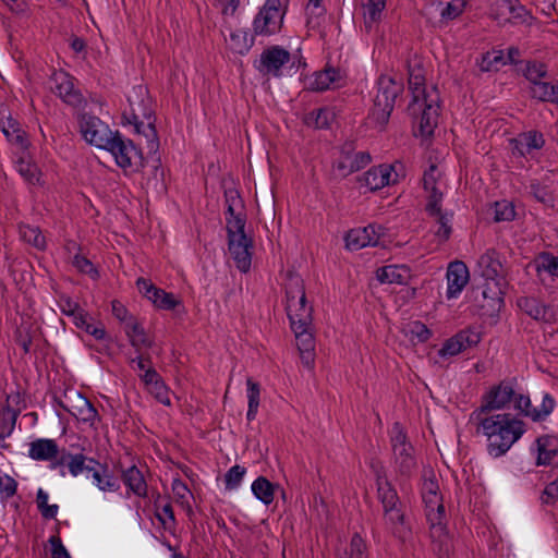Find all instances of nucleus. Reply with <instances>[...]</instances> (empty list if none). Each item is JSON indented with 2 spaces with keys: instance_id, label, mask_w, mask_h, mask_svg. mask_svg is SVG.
Segmentation results:
<instances>
[{
  "instance_id": "obj_1",
  "label": "nucleus",
  "mask_w": 558,
  "mask_h": 558,
  "mask_svg": "<svg viewBox=\"0 0 558 558\" xmlns=\"http://www.w3.org/2000/svg\"><path fill=\"white\" fill-rule=\"evenodd\" d=\"M476 433L486 437L487 452L493 458L504 456L525 433V424L511 414L480 415Z\"/></svg>"
},
{
  "instance_id": "obj_2",
  "label": "nucleus",
  "mask_w": 558,
  "mask_h": 558,
  "mask_svg": "<svg viewBox=\"0 0 558 558\" xmlns=\"http://www.w3.org/2000/svg\"><path fill=\"white\" fill-rule=\"evenodd\" d=\"M477 271L484 279L482 295L487 306L499 310L504 304L505 289L507 287L506 270L501 255L495 248L486 250L477 259Z\"/></svg>"
},
{
  "instance_id": "obj_3",
  "label": "nucleus",
  "mask_w": 558,
  "mask_h": 558,
  "mask_svg": "<svg viewBox=\"0 0 558 558\" xmlns=\"http://www.w3.org/2000/svg\"><path fill=\"white\" fill-rule=\"evenodd\" d=\"M128 102L129 107L122 113L123 123L133 125L135 133L143 134L153 148L157 144V132L147 88L144 85L134 86L128 96Z\"/></svg>"
},
{
  "instance_id": "obj_4",
  "label": "nucleus",
  "mask_w": 558,
  "mask_h": 558,
  "mask_svg": "<svg viewBox=\"0 0 558 558\" xmlns=\"http://www.w3.org/2000/svg\"><path fill=\"white\" fill-rule=\"evenodd\" d=\"M403 92V84L391 76L381 75L377 80V93L374 97V106L371 119L383 129L389 121L393 111L396 99Z\"/></svg>"
},
{
  "instance_id": "obj_5",
  "label": "nucleus",
  "mask_w": 558,
  "mask_h": 558,
  "mask_svg": "<svg viewBox=\"0 0 558 558\" xmlns=\"http://www.w3.org/2000/svg\"><path fill=\"white\" fill-rule=\"evenodd\" d=\"M286 311L291 326H312L313 306L308 304L303 280L292 278L286 288Z\"/></svg>"
},
{
  "instance_id": "obj_6",
  "label": "nucleus",
  "mask_w": 558,
  "mask_h": 558,
  "mask_svg": "<svg viewBox=\"0 0 558 558\" xmlns=\"http://www.w3.org/2000/svg\"><path fill=\"white\" fill-rule=\"evenodd\" d=\"M104 149L113 156L117 166L125 174L140 172L144 167V157L141 148L133 141L124 137L119 131L114 132L113 137L110 138Z\"/></svg>"
},
{
  "instance_id": "obj_7",
  "label": "nucleus",
  "mask_w": 558,
  "mask_h": 558,
  "mask_svg": "<svg viewBox=\"0 0 558 558\" xmlns=\"http://www.w3.org/2000/svg\"><path fill=\"white\" fill-rule=\"evenodd\" d=\"M289 0H266L253 21L255 35L269 36L280 31Z\"/></svg>"
},
{
  "instance_id": "obj_8",
  "label": "nucleus",
  "mask_w": 558,
  "mask_h": 558,
  "mask_svg": "<svg viewBox=\"0 0 558 558\" xmlns=\"http://www.w3.org/2000/svg\"><path fill=\"white\" fill-rule=\"evenodd\" d=\"M395 469L404 476H409L416 469L413 447L408 440L400 423H395L390 438Z\"/></svg>"
},
{
  "instance_id": "obj_9",
  "label": "nucleus",
  "mask_w": 558,
  "mask_h": 558,
  "mask_svg": "<svg viewBox=\"0 0 558 558\" xmlns=\"http://www.w3.org/2000/svg\"><path fill=\"white\" fill-rule=\"evenodd\" d=\"M439 96L435 87L430 88V95L427 98L418 101L417 107L411 109V104L408 106L410 116L418 117V131L424 137L430 136L438 124L439 117Z\"/></svg>"
},
{
  "instance_id": "obj_10",
  "label": "nucleus",
  "mask_w": 558,
  "mask_h": 558,
  "mask_svg": "<svg viewBox=\"0 0 558 558\" xmlns=\"http://www.w3.org/2000/svg\"><path fill=\"white\" fill-rule=\"evenodd\" d=\"M57 403L64 411L83 423L94 424L98 412L92 402L77 390L71 389L57 399Z\"/></svg>"
},
{
  "instance_id": "obj_11",
  "label": "nucleus",
  "mask_w": 558,
  "mask_h": 558,
  "mask_svg": "<svg viewBox=\"0 0 558 558\" xmlns=\"http://www.w3.org/2000/svg\"><path fill=\"white\" fill-rule=\"evenodd\" d=\"M78 125L83 138L88 144L100 149H104L114 135V132L110 130L109 125L94 114H80Z\"/></svg>"
},
{
  "instance_id": "obj_12",
  "label": "nucleus",
  "mask_w": 558,
  "mask_h": 558,
  "mask_svg": "<svg viewBox=\"0 0 558 558\" xmlns=\"http://www.w3.org/2000/svg\"><path fill=\"white\" fill-rule=\"evenodd\" d=\"M75 78L65 71H54L50 76V89L66 105L80 108L85 104L81 90L75 87Z\"/></svg>"
},
{
  "instance_id": "obj_13",
  "label": "nucleus",
  "mask_w": 558,
  "mask_h": 558,
  "mask_svg": "<svg viewBox=\"0 0 558 558\" xmlns=\"http://www.w3.org/2000/svg\"><path fill=\"white\" fill-rule=\"evenodd\" d=\"M290 60L291 54L288 50L280 46H271L263 50L254 66L264 76L280 77L282 68Z\"/></svg>"
},
{
  "instance_id": "obj_14",
  "label": "nucleus",
  "mask_w": 558,
  "mask_h": 558,
  "mask_svg": "<svg viewBox=\"0 0 558 558\" xmlns=\"http://www.w3.org/2000/svg\"><path fill=\"white\" fill-rule=\"evenodd\" d=\"M556 405V401L554 397L545 392L542 398V403L539 407H533L531 403V399L527 395L517 393L513 400V407L518 410L522 415L531 418L533 422H542L547 418L554 411Z\"/></svg>"
},
{
  "instance_id": "obj_15",
  "label": "nucleus",
  "mask_w": 558,
  "mask_h": 558,
  "mask_svg": "<svg viewBox=\"0 0 558 558\" xmlns=\"http://www.w3.org/2000/svg\"><path fill=\"white\" fill-rule=\"evenodd\" d=\"M514 396L512 383L504 380L483 397L482 405L475 412L484 415L494 410H501L514 400Z\"/></svg>"
},
{
  "instance_id": "obj_16",
  "label": "nucleus",
  "mask_w": 558,
  "mask_h": 558,
  "mask_svg": "<svg viewBox=\"0 0 558 558\" xmlns=\"http://www.w3.org/2000/svg\"><path fill=\"white\" fill-rule=\"evenodd\" d=\"M371 161L372 157L367 151H355L345 145L332 167L340 177L345 178L365 168Z\"/></svg>"
},
{
  "instance_id": "obj_17",
  "label": "nucleus",
  "mask_w": 558,
  "mask_h": 558,
  "mask_svg": "<svg viewBox=\"0 0 558 558\" xmlns=\"http://www.w3.org/2000/svg\"><path fill=\"white\" fill-rule=\"evenodd\" d=\"M421 494L427 520L435 521L437 518H446L442 496L439 493V485L435 477L424 478Z\"/></svg>"
},
{
  "instance_id": "obj_18",
  "label": "nucleus",
  "mask_w": 558,
  "mask_h": 558,
  "mask_svg": "<svg viewBox=\"0 0 558 558\" xmlns=\"http://www.w3.org/2000/svg\"><path fill=\"white\" fill-rule=\"evenodd\" d=\"M384 235V228L380 225H368L364 228L350 230L345 235V245L349 250L357 251L366 246H377Z\"/></svg>"
},
{
  "instance_id": "obj_19",
  "label": "nucleus",
  "mask_w": 558,
  "mask_h": 558,
  "mask_svg": "<svg viewBox=\"0 0 558 558\" xmlns=\"http://www.w3.org/2000/svg\"><path fill=\"white\" fill-rule=\"evenodd\" d=\"M446 518L427 520L429 524L430 548L438 558H449L452 551V541L447 531Z\"/></svg>"
},
{
  "instance_id": "obj_20",
  "label": "nucleus",
  "mask_w": 558,
  "mask_h": 558,
  "mask_svg": "<svg viewBox=\"0 0 558 558\" xmlns=\"http://www.w3.org/2000/svg\"><path fill=\"white\" fill-rule=\"evenodd\" d=\"M440 171L436 165H430L423 175V187L427 193L426 211L428 214L439 213L444 193L440 187Z\"/></svg>"
},
{
  "instance_id": "obj_21",
  "label": "nucleus",
  "mask_w": 558,
  "mask_h": 558,
  "mask_svg": "<svg viewBox=\"0 0 558 558\" xmlns=\"http://www.w3.org/2000/svg\"><path fill=\"white\" fill-rule=\"evenodd\" d=\"M395 167L392 165H379L369 168L360 179L362 186L375 192L387 185L395 184L398 181V174L392 175Z\"/></svg>"
},
{
  "instance_id": "obj_22",
  "label": "nucleus",
  "mask_w": 558,
  "mask_h": 558,
  "mask_svg": "<svg viewBox=\"0 0 558 558\" xmlns=\"http://www.w3.org/2000/svg\"><path fill=\"white\" fill-rule=\"evenodd\" d=\"M13 165L24 182L31 186H43V172L31 153H13Z\"/></svg>"
},
{
  "instance_id": "obj_23",
  "label": "nucleus",
  "mask_w": 558,
  "mask_h": 558,
  "mask_svg": "<svg viewBox=\"0 0 558 558\" xmlns=\"http://www.w3.org/2000/svg\"><path fill=\"white\" fill-rule=\"evenodd\" d=\"M536 454V465H558V437L542 435L535 439L531 447Z\"/></svg>"
},
{
  "instance_id": "obj_24",
  "label": "nucleus",
  "mask_w": 558,
  "mask_h": 558,
  "mask_svg": "<svg viewBox=\"0 0 558 558\" xmlns=\"http://www.w3.org/2000/svg\"><path fill=\"white\" fill-rule=\"evenodd\" d=\"M230 235L228 238V247L239 270L246 272L252 264V240L246 234Z\"/></svg>"
},
{
  "instance_id": "obj_25",
  "label": "nucleus",
  "mask_w": 558,
  "mask_h": 558,
  "mask_svg": "<svg viewBox=\"0 0 558 558\" xmlns=\"http://www.w3.org/2000/svg\"><path fill=\"white\" fill-rule=\"evenodd\" d=\"M545 145V138L538 131L531 130L518 134L510 140L512 155L514 157L532 156L535 150H539Z\"/></svg>"
},
{
  "instance_id": "obj_26",
  "label": "nucleus",
  "mask_w": 558,
  "mask_h": 558,
  "mask_svg": "<svg viewBox=\"0 0 558 558\" xmlns=\"http://www.w3.org/2000/svg\"><path fill=\"white\" fill-rule=\"evenodd\" d=\"M447 299H456L460 295L466 283L469 282L470 275L466 265L463 262H452L447 269Z\"/></svg>"
},
{
  "instance_id": "obj_27",
  "label": "nucleus",
  "mask_w": 558,
  "mask_h": 558,
  "mask_svg": "<svg viewBox=\"0 0 558 558\" xmlns=\"http://www.w3.org/2000/svg\"><path fill=\"white\" fill-rule=\"evenodd\" d=\"M291 329L294 332L296 347L300 351L302 362L306 367L311 368L314 364V327L312 325L301 326L298 328V325H295L291 326Z\"/></svg>"
},
{
  "instance_id": "obj_28",
  "label": "nucleus",
  "mask_w": 558,
  "mask_h": 558,
  "mask_svg": "<svg viewBox=\"0 0 558 558\" xmlns=\"http://www.w3.org/2000/svg\"><path fill=\"white\" fill-rule=\"evenodd\" d=\"M383 520L385 527L402 543H404L410 537L411 529L405 523L402 505L384 510Z\"/></svg>"
},
{
  "instance_id": "obj_29",
  "label": "nucleus",
  "mask_w": 558,
  "mask_h": 558,
  "mask_svg": "<svg viewBox=\"0 0 558 558\" xmlns=\"http://www.w3.org/2000/svg\"><path fill=\"white\" fill-rule=\"evenodd\" d=\"M345 75L340 69L327 66L323 71L314 74L310 81V89L313 92H324L330 88H338L344 84Z\"/></svg>"
},
{
  "instance_id": "obj_30",
  "label": "nucleus",
  "mask_w": 558,
  "mask_h": 558,
  "mask_svg": "<svg viewBox=\"0 0 558 558\" xmlns=\"http://www.w3.org/2000/svg\"><path fill=\"white\" fill-rule=\"evenodd\" d=\"M140 378L158 402L167 407L171 405L169 388L153 366L149 365L148 369L140 375Z\"/></svg>"
},
{
  "instance_id": "obj_31",
  "label": "nucleus",
  "mask_w": 558,
  "mask_h": 558,
  "mask_svg": "<svg viewBox=\"0 0 558 558\" xmlns=\"http://www.w3.org/2000/svg\"><path fill=\"white\" fill-rule=\"evenodd\" d=\"M517 305L522 312L535 320L544 323L554 320L551 307L534 296H521L517 300Z\"/></svg>"
},
{
  "instance_id": "obj_32",
  "label": "nucleus",
  "mask_w": 558,
  "mask_h": 558,
  "mask_svg": "<svg viewBox=\"0 0 558 558\" xmlns=\"http://www.w3.org/2000/svg\"><path fill=\"white\" fill-rule=\"evenodd\" d=\"M409 89L412 94L411 109L416 108L418 101L430 95V90L425 87L424 69L418 63L409 64Z\"/></svg>"
},
{
  "instance_id": "obj_33",
  "label": "nucleus",
  "mask_w": 558,
  "mask_h": 558,
  "mask_svg": "<svg viewBox=\"0 0 558 558\" xmlns=\"http://www.w3.org/2000/svg\"><path fill=\"white\" fill-rule=\"evenodd\" d=\"M59 454V446L54 439L37 438L29 442L28 457L35 461H51Z\"/></svg>"
},
{
  "instance_id": "obj_34",
  "label": "nucleus",
  "mask_w": 558,
  "mask_h": 558,
  "mask_svg": "<svg viewBox=\"0 0 558 558\" xmlns=\"http://www.w3.org/2000/svg\"><path fill=\"white\" fill-rule=\"evenodd\" d=\"M121 478L128 488V493L140 498H146L148 494V486L146 480L136 465H132L122 471Z\"/></svg>"
},
{
  "instance_id": "obj_35",
  "label": "nucleus",
  "mask_w": 558,
  "mask_h": 558,
  "mask_svg": "<svg viewBox=\"0 0 558 558\" xmlns=\"http://www.w3.org/2000/svg\"><path fill=\"white\" fill-rule=\"evenodd\" d=\"M520 71L522 75L529 81V92L536 87V84L542 83L548 77L547 65L537 60H523L519 61Z\"/></svg>"
},
{
  "instance_id": "obj_36",
  "label": "nucleus",
  "mask_w": 558,
  "mask_h": 558,
  "mask_svg": "<svg viewBox=\"0 0 558 558\" xmlns=\"http://www.w3.org/2000/svg\"><path fill=\"white\" fill-rule=\"evenodd\" d=\"M376 485L377 497L383 506V510L399 507L402 505L396 488L392 486V484L387 480L385 475H381L379 473L377 474Z\"/></svg>"
},
{
  "instance_id": "obj_37",
  "label": "nucleus",
  "mask_w": 558,
  "mask_h": 558,
  "mask_svg": "<svg viewBox=\"0 0 558 558\" xmlns=\"http://www.w3.org/2000/svg\"><path fill=\"white\" fill-rule=\"evenodd\" d=\"M14 399H20V395L7 398V404L0 409V439L4 440L10 437L15 428L16 420L20 415V409H13L10 402Z\"/></svg>"
},
{
  "instance_id": "obj_38",
  "label": "nucleus",
  "mask_w": 558,
  "mask_h": 558,
  "mask_svg": "<svg viewBox=\"0 0 558 558\" xmlns=\"http://www.w3.org/2000/svg\"><path fill=\"white\" fill-rule=\"evenodd\" d=\"M124 331L129 338L130 344L136 352H140L143 347L150 348L153 345V342L149 340L144 327L135 317H130L124 326Z\"/></svg>"
},
{
  "instance_id": "obj_39",
  "label": "nucleus",
  "mask_w": 558,
  "mask_h": 558,
  "mask_svg": "<svg viewBox=\"0 0 558 558\" xmlns=\"http://www.w3.org/2000/svg\"><path fill=\"white\" fill-rule=\"evenodd\" d=\"M410 277V270L404 265H387L376 270V278L380 283L404 284Z\"/></svg>"
},
{
  "instance_id": "obj_40",
  "label": "nucleus",
  "mask_w": 558,
  "mask_h": 558,
  "mask_svg": "<svg viewBox=\"0 0 558 558\" xmlns=\"http://www.w3.org/2000/svg\"><path fill=\"white\" fill-rule=\"evenodd\" d=\"M38 337V327L29 322H22L14 331V340L20 345L24 354L32 350L34 340Z\"/></svg>"
},
{
  "instance_id": "obj_41",
  "label": "nucleus",
  "mask_w": 558,
  "mask_h": 558,
  "mask_svg": "<svg viewBox=\"0 0 558 558\" xmlns=\"http://www.w3.org/2000/svg\"><path fill=\"white\" fill-rule=\"evenodd\" d=\"M386 9V0H367L363 5L364 25L367 32H371L383 20Z\"/></svg>"
},
{
  "instance_id": "obj_42",
  "label": "nucleus",
  "mask_w": 558,
  "mask_h": 558,
  "mask_svg": "<svg viewBox=\"0 0 558 558\" xmlns=\"http://www.w3.org/2000/svg\"><path fill=\"white\" fill-rule=\"evenodd\" d=\"M337 558H368L366 542L359 533L353 534L350 543L343 549H338Z\"/></svg>"
},
{
  "instance_id": "obj_43",
  "label": "nucleus",
  "mask_w": 558,
  "mask_h": 558,
  "mask_svg": "<svg viewBox=\"0 0 558 558\" xmlns=\"http://www.w3.org/2000/svg\"><path fill=\"white\" fill-rule=\"evenodd\" d=\"M336 119V113L332 108L323 107L313 110L305 117V123L315 129H328Z\"/></svg>"
},
{
  "instance_id": "obj_44",
  "label": "nucleus",
  "mask_w": 558,
  "mask_h": 558,
  "mask_svg": "<svg viewBox=\"0 0 558 558\" xmlns=\"http://www.w3.org/2000/svg\"><path fill=\"white\" fill-rule=\"evenodd\" d=\"M89 473L100 490L117 492L120 488L119 481L109 472L107 466H101V469L93 466Z\"/></svg>"
},
{
  "instance_id": "obj_45",
  "label": "nucleus",
  "mask_w": 558,
  "mask_h": 558,
  "mask_svg": "<svg viewBox=\"0 0 558 558\" xmlns=\"http://www.w3.org/2000/svg\"><path fill=\"white\" fill-rule=\"evenodd\" d=\"M530 96L541 102H549L558 106V84L543 81L536 84V87L530 90Z\"/></svg>"
},
{
  "instance_id": "obj_46",
  "label": "nucleus",
  "mask_w": 558,
  "mask_h": 558,
  "mask_svg": "<svg viewBox=\"0 0 558 558\" xmlns=\"http://www.w3.org/2000/svg\"><path fill=\"white\" fill-rule=\"evenodd\" d=\"M253 495L264 505L268 506L274 501L276 485L264 476H258L252 483Z\"/></svg>"
},
{
  "instance_id": "obj_47",
  "label": "nucleus",
  "mask_w": 558,
  "mask_h": 558,
  "mask_svg": "<svg viewBox=\"0 0 558 558\" xmlns=\"http://www.w3.org/2000/svg\"><path fill=\"white\" fill-rule=\"evenodd\" d=\"M246 396H247V412L246 418L252 422L256 418L259 399H260V386L252 378L246 379Z\"/></svg>"
},
{
  "instance_id": "obj_48",
  "label": "nucleus",
  "mask_w": 558,
  "mask_h": 558,
  "mask_svg": "<svg viewBox=\"0 0 558 558\" xmlns=\"http://www.w3.org/2000/svg\"><path fill=\"white\" fill-rule=\"evenodd\" d=\"M537 275L547 272L550 276L558 277V255L549 252H542L534 260Z\"/></svg>"
},
{
  "instance_id": "obj_49",
  "label": "nucleus",
  "mask_w": 558,
  "mask_h": 558,
  "mask_svg": "<svg viewBox=\"0 0 558 558\" xmlns=\"http://www.w3.org/2000/svg\"><path fill=\"white\" fill-rule=\"evenodd\" d=\"M20 236L24 242L31 244L37 250L46 248V239L38 227L21 225Z\"/></svg>"
},
{
  "instance_id": "obj_50",
  "label": "nucleus",
  "mask_w": 558,
  "mask_h": 558,
  "mask_svg": "<svg viewBox=\"0 0 558 558\" xmlns=\"http://www.w3.org/2000/svg\"><path fill=\"white\" fill-rule=\"evenodd\" d=\"M430 216L437 217V230L435 231V236L437 239L438 244L446 242L451 235V218L452 215L441 211V205H439V213L429 214Z\"/></svg>"
},
{
  "instance_id": "obj_51",
  "label": "nucleus",
  "mask_w": 558,
  "mask_h": 558,
  "mask_svg": "<svg viewBox=\"0 0 558 558\" xmlns=\"http://www.w3.org/2000/svg\"><path fill=\"white\" fill-rule=\"evenodd\" d=\"M22 130L20 123L12 118L11 112L4 107H0V131L5 138L9 141Z\"/></svg>"
},
{
  "instance_id": "obj_52",
  "label": "nucleus",
  "mask_w": 558,
  "mask_h": 558,
  "mask_svg": "<svg viewBox=\"0 0 558 558\" xmlns=\"http://www.w3.org/2000/svg\"><path fill=\"white\" fill-rule=\"evenodd\" d=\"M172 492L175 498V501L184 509L187 510L189 513H192V507L189 501V497L192 495L187 485L181 481L180 478H174L172 482Z\"/></svg>"
},
{
  "instance_id": "obj_53",
  "label": "nucleus",
  "mask_w": 558,
  "mask_h": 558,
  "mask_svg": "<svg viewBox=\"0 0 558 558\" xmlns=\"http://www.w3.org/2000/svg\"><path fill=\"white\" fill-rule=\"evenodd\" d=\"M149 301H151L156 307L165 311L173 310L179 304L173 293L166 292L162 289L155 290V294H151Z\"/></svg>"
},
{
  "instance_id": "obj_54",
  "label": "nucleus",
  "mask_w": 558,
  "mask_h": 558,
  "mask_svg": "<svg viewBox=\"0 0 558 558\" xmlns=\"http://www.w3.org/2000/svg\"><path fill=\"white\" fill-rule=\"evenodd\" d=\"M72 265L78 272L87 275L93 280H97L100 277L98 269L84 255L75 254L72 259Z\"/></svg>"
},
{
  "instance_id": "obj_55",
  "label": "nucleus",
  "mask_w": 558,
  "mask_h": 558,
  "mask_svg": "<svg viewBox=\"0 0 558 558\" xmlns=\"http://www.w3.org/2000/svg\"><path fill=\"white\" fill-rule=\"evenodd\" d=\"M36 504L43 518L51 520L57 517L59 507L58 505H48V494L43 488L37 492Z\"/></svg>"
},
{
  "instance_id": "obj_56",
  "label": "nucleus",
  "mask_w": 558,
  "mask_h": 558,
  "mask_svg": "<svg viewBox=\"0 0 558 558\" xmlns=\"http://www.w3.org/2000/svg\"><path fill=\"white\" fill-rule=\"evenodd\" d=\"M246 469L239 464L231 466L225 474V487L227 490H234L241 485Z\"/></svg>"
},
{
  "instance_id": "obj_57",
  "label": "nucleus",
  "mask_w": 558,
  "mask_h": 558,
  "mask_svg": "<svg viewBox=\"0 0 558 558\" xmlns=\"http://www.w3.org/2000/svg\"><path fill=\"white\" fill-rule=\"evenodd\" d=\"M509 15L513 23L531 24L533 20L531 12L518 0H510Z\"/></svg>"
},
{
  "instance_id": "obj_58",
  "label": "nucleus",
  "mask_w": 558,
  "mask_h": 558,
  "mask_svg": "<svg viewBox=\"0 0 558 558\" xmlns=\"http://www.w3.org/2000/svg\"><path fill=\"white\" fill-rule=\"evenodd\" d=\"M227 233L230 235L239 236L238 234H245V217L241 211H234L233 215H226Z\"/></svg>"
},
{
  "instance_id": "obj_59",
  "label": "nucleus",
  "mask_w": 558,
  "mask_h": 558,
  "mask_svg": "<svg viewBox=\"0 0 558 558\" xmlns=\"http://www.w3.org/2000/svg\"><path fill=\"white\" fill-rule=\"evenodd\" d=\"M230 48L232 51L243 54L251 48V43L247 38V33L242 29H236L230 33Z\"/></svg>"
},
{
  "instance_id": "obj_60",
  "label": "nucleus",
  "mask_w": 558,
  "mask_h": 558,
  "mask_svg": "<svg viewBox=\"0 0 558 558\" xmlns=\"http://www.w3.org/2000/svg\"><path fill=\"white\" fill-rule=\"evenodd\" d=\"M466 5L465 0H451L447 2L440 11L441 20L452 21L460 16Z\"/></svg>"
},
{
  "instance_id": "obj_61",
  "label": "nucleus",
  "mask_w": 558,
  "mask_h": 558,
  "mask_svg": "<svg viewBox=\"0 0 558 558\" xmlns=\"http://www.w3.org/2000/svg\"><path fill=\"white\" fill-rule=\"evenodd\" d=\"M68 469L73 476L80 475L83 471L88 473L93 470V465H85L87 457L82 453L71 454L69 453Z\"/></svg>"
},
{
  "instance_id": "obj_62",
  "label": "nucleus",
  "mask_w": 558,
  "mask_h": 558,
  "mask_svg": "<svg viewBox=\"0 0 558 558\" xmlns=\"http://www.w3.org/2000/svg\"><path fill=\"white\" fill-rule=\"evenodd\" d=\"M465 349L463 337L456 336L448 339L439 350L440 356H454Z\"/></svg>"
},
{
  "instance_id": "obj_63",
  "label": "nucleus",
  "mask_w": 558,
  "mask_h": 558,
  "mask_svg": "<svg viewBox=\"0 0 558 558\" xmlns=\"http://www.w3.org/2000/svg\"><path fill=\"white\" fill-rule=\"evenodd\" d=\"M156 508V518L157 520L167 527V520L172 524H175V517L173 512V508L170 501H166L165 504H160L158 500L155 502Z\"/></svg>"
},
{
  "instance_id": "obj_64",
  "label": "nucleus",
  "mask_w": 558,
  "mask_h": 558,
  "mask_svg": "<svg viewBox=\"0 0 558 558\" xmlns=\"http://www.w3.org/2000/svg\"><path fill=\"white\" fill-rule=\"evenodd\" d=\"M541 501L544 505H555L558 501V477L545 486Z\"/></svg>"
}]
</instances>
